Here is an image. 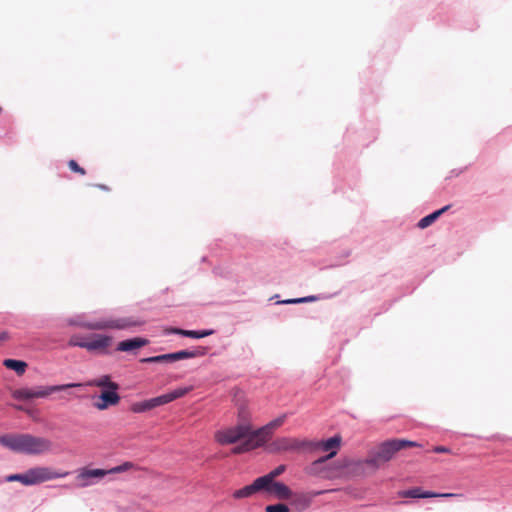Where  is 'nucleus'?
<instances>
[{"label": "nucleus", "mask_w": 512, "mask_h": 512, "mask_svg": "<svg viewBox=\"0 0 512 512\" xmlns=\"http://www.w3.org/2000/svg\"><path fill=\"white\" fill-rule=\"evenodd\" d=\"M400 497L404 498H452V497H460L461 494L457 493H436L431 491H422L421 488L415 487L409 490H404L399 492Z\"/></svg>", "instance_id": "2eb2a0df"}, {"label": "nucleus", "mask_w": 512, "mask_h": 512, "mask_svg": "<svg viewBox=\"0 0 512 512\" xmlns=\"http://www.w3.org/2000/svg\"><path fill=\"white\" fill-rule=\"evenodd\" d=\"M450 208L449 205L423 217L419 222H418V227L421 228V229H425L427 228L428 226H430L442 213H444L445 211H447L448 209Z\"/></svg>", "instance_id": "412c9836"}, {"label": "nucleus", "mask_w": 512, "mask_h": 512, "mask_svg": "<svg viewBox=\"0 0 512 512\" xmlns=\"http://www.w3.org/2000/svg\"><path fill=\"white\" fill-rule=\"evenodd\" d=\"M192 390V387H180L169 393L149 399L151 408L154 409L158 406L168 404L176 399L185 396Z\"/></svg>", "instance_id": "4468645a"}, {"label": "nucleus", "mask_w": 512, "mask_h": 512, "mask_svg": "<svg viewBox=\"0 0 512 512\" xmlns=\"http://www.w3.org/2000/svg\"><path fill=\"white\" fill-rule=\"evenodd\" d=\"M69 472H58L50 467L36 466L26 471V486L41 484L58 478H64Z\"/></svg>", "instance_id": "1a4fd4ad"}, {"label": "nucleus", "mask_w": 512, "mask_h": 512, "mask_svg": "<svg viewBox=\"0 0 512 512\" xmlns=\"http://www.w3.org/2000/svg\"><path fill=\"white\" fill-rule=\"evenodd\" d=\"M312 446V442L308 440H302L294 437H281L277 438L271 444L274 451L285 452V451H301Z\"/></svg>", "instance_id": "f8f14e48"}, {"label": "nucleus", "mask_w": 512, "mask_h": 512, "mask_svg": "<svg viewBox=\"0 0 512 512\" xmlns=\"http://www.w3.org/2000/svg\"><path fill=\"white\" fill-rule=\"evenodd\" d=\"M0 445L15 453L27 455H44L53 449L50 439L28 433L1 435Z\"/></svg>", "instance_id": "f257e3e1"}, {"label": "nucleus", "mask_w": 512, "mask_h": 512, "mask_svg": "<svg viewBox=\"0 0 512 512\" xmlns=\"http://www.w3.org/2000/svg\"><path fill=\"white\" fill-rule=\"evenodd\" d=\"M113 338L103 334L89 335V342L84 345V349L91 353L108 354L109 347Z\"/></svg>", "instance_id": "ddd939ff"}, {"label": "nucleus", "mask_w": 512, "mask_h": 512, "mask_svg": "<svg viewBox=\"0 0 512 512\" xmlns=\"http://www.w3.org/2000/svg\"><path fill=\"white\" fill-rule=\"evenodd\" d=\"M3 365L8 369L14 370L18 375H22L27 367V364L24 361L15 359H6L4 360Z\"/></svg>", "instance_id": "5701e85b"}, {"label": "nucleus", "mask_w": 512, "mask_h": 512, "mask_svg": "<svg viewBox=\"0 0 512 512\" xmlns=\"http://www.w3.org/2000/svg\"><path fill=\"white\" fill-rule=\"evenodd\" d=\"M262 491L272 493L280 500H287L292 496V491L287 485L276 481L268 484Z\"/></svg>", "instance_id": "dca6fc26"}, {"label": "nucleus", "mask_w": 512, "mask_h": 512, "mask_svg": "<svg viewBox=\"0 0 512 512\" xmlns=\"http://www.w3.org/2000/svg\"><path fill=\"white\" fill-rule=\"evenodd\" d=\"M87 386L102 388L94 407L100 411L106 410L111 406L119 404L121 397L118 394L119 385L112 381L110 375H101L97 378L87 381Z\"/></svg>", "instance_id": "f03ea898"}, {"label": "nucleus", "mask_w": 512, "mask_h": 512, "mask_svg": "<svg viewBox=\"0 0 512 512\" xmlns=\"http://www.w3.org/2000/svg\"><path fill=\"white\" fill-rule=\"evenodd\" d=\"M142 324V321L136 320L132 317H122V318H110L105 320H100L96 322H85L82 323L81 326L83 328L89 330H106V329H117L123 330L128 329L130 327L139 326Z\"/></svg>", "instance_id": "423d86ee"}, {"label": "nucleus", "mask_w": 512, "mask_h": 512, "mask_svg": "<svg viewBox=\"0 0 512 512\" xmlns=\"http://www.w3.org/2000/svg\"><path fill=\"white\" fill-rule=\"evenodd\" d=\"M82 384L69 383L53 386H39L36 388H21L13 392V397L17 400H30L33 398H45L54 392L63 391L72 387H80Z\"/></svg>", "instance_id": "20e7f679"}, {"label": "nucleus", "mask_w": 512, "mask_h": 512, "mask_svg": "<svg viewBox=\"0 0 512 512\" xmlns=\"http://www.w3.org/2000/svg\"><path fill=\"white\" fill-rule=\"evenodd\" d=\"M315 299H316V297H314V296H308V297L297 298V299H288V300L281 301L280 303H283V304L305 303V302L314 301Z\"/></svg>", "instance_id": "c85d7f7f"}, {"label": "nucleus", "mask_w": 512, "mask_h": 512, "mask_svg": "<svg viewBox=\"0 0 512 512\" xmlns=\"http://www.w3.org/2000/svg\"><path fill=\"white\" fill-rule=\"evenodd\" d=\"M420 446L421 445L417 442L405 439L387 440L379 444L377 448L370 453L369 457L366 459V463L374 468H378L381 464L390 461L395 454L402 449Z\"/></svg>", "instance_id": "7ed1b4c3"}, {"label": "nucleus", "mask_w": 512, "mask_h": 512, "mask_svg": "<svg viewBox=\"0 0 512 512\" xmlns=\"http://www.w3.org/2000/svg\"><path fill=\"white\" fill-rule=\"evenodd\" d=\"M265 488L259 478L255 479L252 484L247 485L241 489L234 491V499H242L252 496L253 494L262 491Z\"/></svg>", "instance_id": "a211bd4d"}, {"label": "nucleus", "mask_w": 512, "mask_h": 512, "mask_svg": "<svg viewBox=\"0 0 512 512\" xmlns=\"http://www.w3.org/2000/svg\"><path fill=\"white\" fill-rule=\"evenodd\" d=\"M149 341L145 338L136 337L127 340L120 341L117 344V351L121 352H132L134 353L136 350L146 346Z\"/></svg>", "instance_id": "f3484780"}, {"label": "nucleus", "mask_w": 512, "mask_h": 512, "mask_svg": "<svg viewBox=\"0 0 512 512\" xmlns=\"http://www.w3.org/2000/svg\"><path fill=\"white\" fill-rule=\"evenodd\" d=\"M135 468V465L132 462H124L121 465L113 467L109 470L104 469H81L79 474L77 475V480L79 482L80 487H86L90 485L89 479L91 478H102L108 474H116L126 472Z\"/></svg>", "instance_id": "6e6552de"}, {"label": "nucleus", "mask_w": 512, "mask_h": 512, "mask_svg": "<svg viewBox=\"0 0 512 512\" xmlns=\"http://www.w3.org/2000/svg\"><path fill=\"white\" fill-rule=\"evenodd\" d=\"M247 412L244 410V409H241L239 411V418L243 421H245L246 417H247ZM243 423H246V422H243Z\"/></svg>", "instance_id": "473e14b6"}, {"label": "nucleus", "mask_w": 512, "mask_h": 512, "mask_svg": "<svg viewBox=\"0 0 512 512\" xmlns=\"http://www.w3.org/2000/svg\"><path fill=\"white\" fill-rule=\"evenodd\" d=\"M341 444V437L336 435L334 437L329 438L326 441H321L318 443H312V446L310 448H320L323 451H329L332 450L327 456L320 457L319 459L315 460L311 465V470L314 473L321 474L323 477H328V473H324L321 471L322 466L325 464V462L328 459H331L334 457L337 453V450L339 449Z\"/></svg>", "instance_id": "0eeeda50"}, {"label": "nucleus", "mask_w": 512, "mask_h": 512, "mask_svg": "<svg viewBox=\"0 0 512 512\" xmlns=\"http://www.w3.org/2000/svg\"><path fill=\"white\" fill-rule=\"evenodd\" d=\"M131 410L134 413H143L145 411L152 410V408H151V405H150V401L148 399V400H144V401H141V402L134 403L131 406Z\"/></svg>", "instance_id": "a878e982"}, {"label": "nucleus", "mask_w": 512, "mask_h": 512, "mask_svg": "<svg viewBox=\"0 0 512 512\" xmlns=\"http://www.w3.org/2000/svg\"><path fill=\"white\" fill-rule=\"evenodd\" d=\"M166 334H179L182 336L190 337V338H203L209 336L213 333L212 330H203V331H193V330H183L179 328H169L165 330Z\"/></svg>", "instance_id": "6ab92c4d"}, {"label": "nucleus", "mask_w": 512, "mask_h": 512, "mask_svg": "<svg viewBox=\"0 0 512 512\" xmlns=\"http://www.w3.org/2000/svg\"><path fill=\"white\" fill-rule=\"evenodd\" d=\"M266 512H289V508L285 504L268 505L265 508Z\"/></svg>", "instance_id": "cd10ccee"}, {"label": "nucleus", "mask_w": 512, "mask_h": 512, "mask_svg": "<svg viewBox=\"0 0 512 512\" xmlns=\"http://www.w3.org/2000/svg\"><path fill=\"white\" fill-rule=\"evenodd\" d=\"M285 469V465H279L268 474L259 477V479L263 483L264 487H266L268 484H271V482L275 481V479L280 476L285 471Z\"/></svg>", "instance_id": "4be33fe9"}, {"label": "nucleus", "mask_w": 512, "mask_h": 512, "mask_svg": "<svg viewBox=\"0 0 512 512\" xmlns=\"http://www.w3.org/2000/svg\"><path fill=\"white\" fill-rule=\"evenodd\" d=\"M205 355V349L199 348L196 350H181L174 353L162 354L152 357L143 358L142 363H172L184 359L195 358Z\"/></svg>", "instance_id": "9d476101"}, {"label": "nucleus", "mask_w": 512, "mask_h": 512, "mask_svg": "<svg viewBox=\"0 0 512 512\" xmlns=\"http://www.w3.org/2000/svg\"><path fill=\"white\" fill-rule=\"evenodd\" d=\"M6 481L8 482H20L26 486V472L21 474H12L7 476Z\"/></svg>", "instance_id": "bb28decb"}, {"label": "nucleus", "mask_w": 512, "mask_h": 512, "mask_svg": "<svg viewBox=\"0 0 512 512\" xmlns=\"http://www.w3.org/2000/svg\"><path fill=\"white\" fill-rule=\"evenodd\" d=\"M291 505L297 510V511H303L310 505V498L304 494V493H293L292 496L289 498Z\"/></svg>", "instance_id": "aec40b11"}, {"label": "nucleus", "mask_w": 512, "mask_h": 512, "mask_svg": "<svg viewBox=\"0 0 512 512\" xmlns=\"http://www.w3.org/2000/svg\"><path fill=\"white\" fill-rule=\"evenodd\" d=\"M87 342H89V335L83 336L80 334H75L69 338L68 345L71 347L84 348V345L87 344Z\"/></svg>", "instance_id": "393cba45"}, {"label": "nucleus", "mask_w": 512, "mask_h": 512, "mask_svg": "<svg viewBox=\"0 0 512 512\" xmlns=\"http://www.w3.org/2000/svg\"><path fill=\"white\" fill-rule=\"evenodd\" d=\"M433 451L436 453H449L450 449L444 446H436Z\"/></svg>", "instance_id": "7c9ffc66"}, {"label": "nucleus", "mask_w": 512, "mask_h": 512, "mask_svg": "<svg viewBox=\"0 0 512 512\" xmlns=\"http://www.w3.org/2000/svg\"><path fill=\"white\" fill-rule=\"evenodd\" d=\"M94 187L99 188L103 191H110V188L104 184H93Z\"/></svg>", "instance_id": "2f4dec72"}, {"label": "nucleus", "mask_w": 512, "mask_h": 512, "mask_svg": "<svg viewBox=\"0 0 512 512\" xmlns=\"http://www.w3.org/2000/svg\"><path fill=\"white\" fill-rule=\"evenodd\" d=\"M286 420V414H283L276 419L270 421L268 424L263 426L262 428L266 431V433L269 435V437H272L273 431L277 428L281 427Z\"/></svg>", "instance_id": "b1692460"}, {"label": "nucleus", "mask_w": 512, "mask_h": 512, "mask_svg": "<svg viewBox=\"0 0 512 512\" xmlns=\"http://www.w3.org/2000/svg\"><path fill=\"white\" fill-rule=\"evenodd\" d=\"M271 438L266 431L261 427L253 430L252 425L249 423V430L244 437V441L238 446L234 447L232 452L234 454L245 453L257 449L266 444Z\"/></svg>", "instance_id": "39448f33"}, {"label": "nucleus", "mask_w": 512, "mask_h": 512, "mask_svg": "<svg viewBox=\"0 0 512 512\" xmlns=\"http://www.w3.org/2000/svg\"><path fill=\"white\" fill-rule=\"evenodd\" d=\"M68 167L75 173L80 175H85L86 171L84 168L80 167L79 164L75 160H70L68 162Z\"/></svg>", "instance_id": "c756f323"}, {"label": "nucleus", "mask_w": 512, "mask_h": 512, "mask_svg": "<svg viewBox=\"0 0 512 512\" xmlns=\"http://www.w3.org/2000/svg\"><path fill=\"white\" fill-rule=\"evenodd\" d=\"M7 334L6 333H0V342L6 340Z\"/></svg>", "instance_id": "72a5a7b5"}, {"label": "nucleus", "mask_w": 512, "mask_h": 512, "mask_svg": "<svg viewBox=\"0 0 512 512\" xmlns=\"http://www.w3.org/2000/svg\"><path fill=\"white\" fill-rule=\"evenodd\" d=\"M249 430V423H239L234 427L219 430L215 433V440L221 445H229L244 441L245 435Z\"/></svg>", "instance_id": "9b49d317"}]
</instances>
